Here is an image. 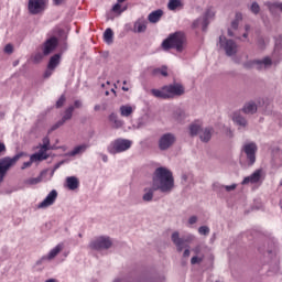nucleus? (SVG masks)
Returning a JSON list of instances; mask_svg holds the SVG:
<instances>
[{"instance_id": "obj_1", "label": "nucleus", "mask_w": 282, "mask_h": 282, "mask_svg": "<svg viewBox=\"0 0 282 282\" xmlns=\"http://www.w3.org/2000/svg\"><path fill=\"white\" fill-rule=\"evenodd\" d=\"M152 186L163 195L173 193V188H175V177H173V172L164 166L158 167L152 176Z\"/></svg>"}, {"instance_id": "obj_2", "label": "nucleus", "mask_w": 282, "mask_h": 282, "mask_svg": "<svg viewBox=\"0 0 282 282\" xmlns=\"http://www.w3.org/2000/svg\"><path fill=\"white\" fill-rule=\"evenodd\" d=\"M184 47H186V35L183 32L170 34V36L162 42V48L165 52H167V50L184 52Z\"/></svg>"}, {"instance_id": "obj_3", "label": "nucleus", "mask_w": 282, "mask_h": 282, "mask_svg": "<svg viewBox=\"0 0 282 282\" xmlns=\"http://www.w3.org/2000/svg\"><path fill=\"white\" fill-rule=\"evenodd\" d=\"M21 158H23L22 152L15 154L13 158L6 156L0 159V182H3L8 172L19 162V160H21Z\"/></svg>"}, {"instance_id": "obj_4", "label": "nucleus", "mask_w": 282, "mask_h": 282, "mask_svg": "<svg viewBox=\"0 0 282 282\" xmlns=\"http://www.w3.org/2000/svg\"><path fill=\"white\" fill-rule=\"evenodd\" d=\"M171 241L174 243L177 252H182L184 248H188V243H193L195 241L194 235H186L183 237H180V231H174L171 236Z\"/></svg>"}, {"instance_id": "obj_5", "label": "nucleus", "mask_w": 282, "mask_h": 282, "mask_svg": "<svg viewBox=\"0 0 282 282\" xmlns=\"http://www.w3.org/2000/svg\"><path fill=\"white\" fill-rule=\"evenodd\" d=\"M133 145V141L128 139H117L115 140L110 147H108L109 153L116 155V153H123V151H129Z\"/></svg>"}, {"instance_id": "obj_6", "label": "nucleus", "mask_w": 282, "mask_h": 282, "mask_svg": "<svg viewBox=\"0 0 282 282\" xmlns=\"http://www.w3.org/2000/svg\"><path fill=\"white\" fill-rule=\"evenodd\" d=\"M219 45L220 47H223L227 56H235L239 47L237 45V42H235L234 40H228L224 35L219 36Z\"/></svg>"}, {"instance_id": "obj_7", "label": "nucleus", "mask_w": 282, "mask_h": 282, "mask_svg": "<svg viewBox=\"0 0 282 282\" xmlns=\"http://www.w3.org/2000/svg\"><path fill=\"white\" fill-rule=\"evenodd\" d=\"M91 250H109L111 246H113V242L111 241V238L101 236L90 242Z\"/></svg>"}, {"instance_id": "obj_8", "label": "nucleus", "mask_w": 282, "mask_h": 282, "mask_svg": "<svg viewBox=\"0 0 282 282\" xmlns=\"http://www.w3.org/2000/svg\"><path fill=\"white\" fill-rule=\"evenodd\" d=\"M177 138L175 137V134L167 132L163 135H161L160 140H159V149L160 151H169V149H171V147H173V144H175Z\"/></svg>"}, {"instance_id": "obj_9", "label": "nucleus", "mask_w": 282, "mask_h": 282, "mask_svg": "<svg viewBox=\"0 0 282 282\" xmlns=\"http://www.w3.org/2000/svg\"><path fill=\"white\" fill-rule=\"evenodd\" d=\"M213 17H215V12H213V10L208 9L202 18H198L197 20H195L193 22V24H192L193 29L195 30L199 25H202L203 32H206V29L208 28V24L210 23V21H208V19H213Z\"/></svg>"}, {"instance_id": "obj_10", "label": "nucleus", "mask_w": 282, "mask_h": 282, "mask_svg": "<svg viewBox=\"0 0 282 282\" xmlns=\"http://www.w3.org/2000/svg\"><path fill=\"white\" fill-rule=\"evenodd\" d=\"M243 151L247 155L249 165L252 166V164L257 162V151H258L257 143L254 142L246 143L243 145Z\"/></svg>"}, {"instance_id": "obj_11", "label": "nucleus", "mask_w": 282, "mask_h": 282, "mask_svg": "<svg viewBox=\"0 0 282 282\" xmlns=\"http://www.w3.org/2000/svg\"><path fill=\"white\" fill-rule=\"evenodd\" d=\"M46 0H29L28 9L30 14H41L45 11Z\"/></svg>"}, {"instance_id": "obj_12", "label": "nucleus", "mask_w": 282, "mask_h": 282, "mask_svg": "<svg viewBox=\"0 0 282 282\" xmlns=\"http://www.w3.org/2000/svg\"><path fill=\"white\" fill-rule=\"evenodd\" d=\"M58 65H61V54H55L48 61L47 68L44 73V78H50Z\"/></svg>"}, {"instance_id": "obj_13", "label": "nucleus", "mask_w": 282, "mask_h": 282, "mask_svg": "<svg viewBox=\"0 0 282 282\" xmlns=\"http://www.w3.org/2000/svg\"><path fill=\"white\" fill-rule=\"evenodd\" d=\"M165 87H166L169 99L184 96L186 91L185 88L182 86V84H171Z\"/></svg>"}, {"instance_id": "obj_14", "label": "nucleus", "mask_w": 282, "mask_h": 282, "mask_svg": "<svg viewBox=\"0 0 282 282\" xmlns=\"http://www.w3.org/2000/svg\"><path fill=\"white\" fill-rule=\"evenodd\" d=\"M58 46V39L50 37L46 40L42 46V52L45 56H50L54 50Z\"/></svg>"}, {"instance_id": "obj_15", "label": "nucleus", "mask_w": 282, "mask_h": 282, "mask_svg": "<svg viewBox=\"0 0 282 282\" xmlns=\"http://www.w3.org/2000/svg\"><path fill=\"white\" fill-rule=\"evenodd\" d=\"M264 6L268 8L271 17H279V12L282 13V1H267Z\"/></svg>"}, {"instance_id": "obj_16", "label": "nucleus", "mask_w": 282, "mask_h": 282, "mask_svg": "<svg viewBox=\"0 0 282 282\" xmlns=\"http://www.w3.org/2000/svg\"><path fill=\"white\" fill-rule=\"evenodd\" d=\"M261 175H263V170H256L251 175L246 176L241 184L243 186H246V184H259V182H261Z\"/></svg>"}, {"instance_id": "obj_17", "label": "nucleus", "mask_w": 282, "mask_h": 282, "mask_svg": "<svg viewBox=\"0 0 282 282\" xmlns=\"http://www.w3.org/2000/svg\"><path fill=\"white\" fill-rule=\"evenodd\" d=\"M56 197H58V192L56 189L51 191L45 199L39 204L37 208H48V206H52L56 202Z\"/></svg>"}, {"instance_id": "obj_18", "label": "nucleus", "mask_w": 282, "mask_h": 282, "mask_svg": "<svg viewBox=\"0 0 282 282\" xmlns=\"http://www.w3.org/2000/svg\"><path fill=\"white\" fill-rule=\"evenodd\" d=\"M241 21H243V14L241 12H237L227 31L228 36H235V32H232V30H239V23H241Z\"/></svg>"}, {"instance_id": "obj_19", "label": "nucleus", "mask_w": 282, "mask_h": 282, "mask_svg": "<svg viewBox=\"0 0 282 282\" xmlns=\"http://www.w3.org/2000/svg\"><path fill=\"white\" fill-rule=\"evenodd\" d=\"M270 67H272V58L267 56L262 59H256V69H258V72L270 69Z\"/></svg>"}, {"instance_id": "obj_20", "label": "nucleus", "mask_w": 282, "mask_h": 282, "mask_svg": "<svg viewBox=\"0 0 282 282\" xmlns=\"http://www.w3.org/2000/svg\"><path fill=\"white\" fill-rule=\"evenodd\" d=\"M258 109L259 108L257 107V102L248 101L242 107V113H246L247 116H254V113H257Z\"/></svg>"}, {"instance_id": "obj_21", "label": "nucleus", "mask_w": 282, "mask_h": 282, "mask_svg": "<svg viewBox=\"0 0 282 282\" xmlns=\"http://www.w3.org/2000/svg\"><path fill=\"white\" fill-rule=\"evenodd\" d=\"M147 20H144V18H140L134 22L133 32H137L138 34L147 32Z\"/></svg>"}, {"instance_id": "obj_22", "label": "nucleus", "mask_w": 282, "mask_h": 282, "mask_svg": "<svg viewBox=\"0 0 282 282\" xmlns=\"http://www.w3.org/2000/svg\"><path fill=\"white\" fill-rule=\"evenodd\" d=\"M232 120L238 127H241L242 129H246L248 127V119L241 115V112H235Z\"/></svg>"}, {"instance_id": "obj_23", "label": "nucleus", "mask_w": 282, "mask_h": 282, "mask_svg": "<svg viewBox=\"0 0 282 282\" xmlns=\"http://www.w3.org/2000/svg\"><path fill=\"white\" fill-rule=\"evenodd\" d=\"M50 154H47V150L40 149L37 153L31 155V162H43V160H47Z\"/></svg>"}, {"instance_id": "obj_24", "label": "nucleus", "mask_w": 282, "mask_h": 282, "mask_svg": "<svg viewBox=\"0 0 282 282\" xmlns=\"http://www.w3.org/2000/svg\"><path fill=\"white\" fill-rule=\"evenodd\" d=\"M213 133H215V130L213 128H205L200 130V141L202 142H210V139L213 138Z\"/></svg>"}, {"instance_id": "obj_25", "label": "nucleus", "mask_w": 282, "mask_h": 282, "mask_svg": "<svg viewBox=\"0 0 282 282\" xmlns=\"http://www.w3.org/2000/svg\"><path fill=\"white\" fill-rule=\"evenodd\" d=\"M87 149H89V144L84 143L80 145H77L73 149V151L68 152L67 155L69 158H74L76 155H80V153H85L87 151Z\"/></svg>"}, {"instance_id": "obj_26", "label": "nucleus", "mask_w": 282, "mask_h": 282, "mask_svg": "<svg viewBox=\"0 0 282 282\" xmlns=\"http://www.w3.org/2000/svg\"><path fill=\"white\" fill-rule=\"evenodd\" d=\"M154 98H161L162 100H169V93L166 90V86H163L161 89H152L151 90Z\"/></svg>"}, {"instance_id": "obj_27", "label": "nucleus", "mask_w": 282, "mask_h": 282, "mask_svg": "<svg viewBox=\"0 0 282 282\" xmlns=\"http://www.w3.org/2000/svg\"><path fill=\"white\" fill-rule=\"evenodd\" d=\"M163 15L164 11H162V9H158L148 15V21L150 23H158Z\"/></svg>"}, {"instance_id": "obj_28", "label": "nucleus", "mask_w": 282, "mask_h": 282, "mask_svg": "<svg viewBox=\"0 0 282 282\" xmlns=\"http://www.w3.org/2000/svg\"><path fill=\"white\" fill-rule=\"evenodd\" d=\"M109 121L112 124V129H122V127L124 126V121L120 120V118H118V115L113 112L110 113Z\"/></svg>"}, {"instance_id": "obj_29", "label": "nucleus", "mask_w": 282, "mask_h": 282, "mask_svg": "<svg viewBox=\"0 0 282 282\" xmlns=\"http://www.w3.org/2000/svg\"><path fill=\"white\" fill-rule=\"evenodd\" d=\"M66 186L69 191H76L80 186V182L76 176H68L66 178Z\"/></svg>"}, {"instance_id": "obj_30", "label": "nucleus", "mask_w": 282, "mask_h": 282, "mask_svg": "<svg viewBox=\"0 0 282 282\" xmlns=\"http://www.w3.org/2000/svg\"><path fill=\"white\" fill-rule=\"evenodd\" d=\"M172 118L176 122H183V120H186V111H184V109L177 108L174 110Z\"/></svg>"}, {"instance_id": "obj_31", "label": "nucleus", "mask_w": 282, "mask_h": 282, "mask_svg": "<svg viewBox=\"0 0 282 282\" xmlns=\"http://www.w3.org/2000/svg\"><path fill=\"white\" fill-rule=\"evenodd\" d=\"M154 186L152 185L151 187H145L144 188V194H143V202H153V194L155 193Z\"/></svg>"}, {"instance_id": "obj_32", "label": "nucleus", "mask_w": 282, "mask_h": 282, "mask_svg": "<svg viewBox=\"0 0 282 282\" xmlns=\"http://www.w3.org/2000/svg\"><path fill=\"white\" fill-rule=\"evenodd\" d=\"M65 248V245L58 243L54 249H52L47 256L48 261H52V259H55L58 253Z\"/></svg>"}, {"instance_id": "obj_33", "label": "nucleus", "mask_w": 282, "mask_h": 282, "mask_svg": "<svg viewBox=\"0 0 282 282\" xmlns=\"http://www.w3.org/2000/svg\"><path fill=\"white\" fill-rule=\"evenodd\" d=\"M73 116H74V106H69L68 108L65 109L64 116L59 121H62L65 124L67 120H72Z\"/></svg>"}, {"instance_id": "obj_34", "label": "nucleus", "mask_w": 282, "mask_h": 282, "mask_svg": "<svg viewBox=\"0 0 282 282\" xmlns=\"http://www.w3.org/2000/svg\"><path fill=\"white\" fill-rule=\"evenodd\" d=\"M122 118H129L133 113V107L126 105L119 108Z\"/></svg>"}, {"instance_id": "obj_35", "label": "nucleus", "mask_w": 282, "mask_h": 282, "mask_svg": "<svg viewBox=\"0 0 282 282\" xmlns=\"http://www.w3.org/2000/svg\"><path fill=\"white\" fill-rule=\"evenodd\" d=\"M47 175V171H42L41 174L35 177V178H29L26 181V184H31V185H34V184H41V182H43V176Z\"/></svg>"}, {"instance_id": "obj_36", "label": "nucleus", "mask_w": 282, "mask_h": 282, "mask_svg": "<svg viewBox=\"0 0 282 282\" xmlns=\"http://www.w3.org/2000/svg\"><path fill=\"white\" fill-rule=\"evenodd\" d=\"M104 41L108 44L113 43V31L111 29H107L104 33Z\"/></svg>"}, {"instance_id": "obj_37", "label": "nucleus", "mask_w": 282, "mask_h": 282, "mask_svg": "<svg viewBox=\"0 0 282 282\" xmlns=\"http://www.w3.org/2000/svg\"><path fill=\"white\" fill-rule=\"evenodd\" d=\"M43 144L41 149L44 151H56V148H50V137H44L42 140Z\"/></svg>"}, {"instance_id": "obj_38", "label": "nucleus", "mask_w": 282, "mask_h": 282, "mask_svg": "<svg viewBox=\"0 0 282 282\" xmlns=\"http://www.w3.org/2000/svg\"><path fill=\"white\" fill-rule=\"evenodd\" d=\"M214 188H225V191H227V193H230L237 188V184L219 185L218 183H215Z\"/></svg>"}, {"instance_id": "obj_39", "label": "nucleus", "mask_w": 282, "mask_h": 282, "mask_svg": "<svg viewBox=\"0 0 282 282\" xmlns=\"http://www.w3.org/2000/svg\"><path fill=\"white\" fill-rule=\"evenodd\" d=\"M189 133L191 135H197L198 133H202V126L199 124H192L189 126Z\"/></svg>"}, {"instance_id": "obj_40", "label": "nucleus", "mask_w": 282, "mask_h": 282, "mask_svg": "<svg viewBox=\"0 0 282 282\" xmlns=\"http://www.w3.org/2000/svg\"><path fill=\"white\" fill-rule=\"evenodd\" d=\"M180 6H182L181 0H170L167 3L169 10H177V8H180Z\"/></svg>"}, {"instance_id": "obj_41", "label": "nucleus", "mask_w": 282, "mask_h": 282, "mask_svg": "<svg viewBox=\"0 0 282 282\" xmlns=\"http://www.w3.org/2000/svg\"><path fill=\"white\" fill-rule=\"evenodd\" d=\"M245 69H257V59H252L249 62L243 63Z\"/></svg>"}, {"instance_id": "obj_42", "label": "nucleus", "mask_w": 282, "mask_h": 282, "mask_svg": "<svg viewBox=\"0 0 282 282\" xmlns=\"http://www.w3.org/2000/svg\"><path fill=\"white\" fill-rule=\"evenodd\" d=\"M250 11L252 12V14H259V12H261V7L259 6L258 2H252Z\"/></svg>"}, {"instance_id": "obj_43", "label": "nucleus", "mask_w": 282, "mask_h": 282, "mask_svg": "<svg viewBox=\"0 0 282 282\" xmlns=\"http://www.w3.org/2000/svg\"><path fill=\"white\" fill-rule=\"evenodd\" d=\"M198 232L199 235H204L206 237L210 234V228H208V226H200L198 228Z\"/></svg>"}, {"instance_id": "obj_44", "label": "nucleus", "mask_w": 282, "mask_h": 282, "mask_svg": "<svg viewBox=\"0 0 282 282\" xmlns=\"http://www.w3.org/2000/svg\"><path fill=\"white\" fill-rule=\"evenodd\" d=\"M63 124H65V123H63V121H57L56 123H54L52 127H51V129L47 131V133L50 134V133H52L53 131H56V129H61V127H63Z\"/></svg>"}, {"instance_id": "obj_45", "label": "nucleus", "mask_w": 282, "mask_h": 282, "mask_svg": "<svg viewBox=\"0 0 282 282\" xmlns=\"http://www.w3.org/2000/svg\"><path fill=\"white\" fill-rule=\"evenodd\" d=\"M202 261H204V256H202V257L194 256V257L191 259V264H192V265H197V263H202Z\"/></svg>"}, {"instance_id": "obj_46", "label": "nucleus", "mask_w": 282, "mask_h": 282, "mask_svg": "<svg viewBox=\"0 0 282 282\" xmlns=\"http://www.w3.org/2000/svg\"><path fill=\"white\" fill-rule=\"evenodd\" d=\"M4 54H13L14 53V45L7 44L3 50Z\"/></svg>"}, {"instance_id": "obj_47", "label": "nucleus", "mask_w": 282, "mask_h": 282, "mask_svg": "<svg viewBox=\"0 0 282 282\" xmlns=\"http://www.w3.org/2000/svg\"><path fill=\"white\" fill-rule=\"evenodd\" d=\"M282 48V36L275 39V51L279 52Z\"/></svg>"}, {"instance_id": "obj_48", "label": "nucleus", "mask_w": 282, "mask_h": 282, "mask_svg": "<svg viewBox=\"0 0 282 282\" xmlns=\"http://www.w3.org/2000/svg\"><path fill=\"white\" fill-rule=\"evenodd\" d=\"M65 100H66L65 95H62L59 97V99L56 101V108L61 109V107H63V105H65Z\"/></svg>"}, {"instance_id": "obj_49", "label": "nucleus", "mask_w": 282, "mask_h": 282, "mask_svg": "<svg viewBox=\"0 0 282 282\" xmlns=\"http://www.w3.org/2000/svg\"><path fill=\"white\" fill-rule=\"evenodd\" d=\"M43 56H45L43 53H36V54L33 56V62H34V63H41V61H43Z\"/></svg>"}, {"instance_id": "obj_50", "label": "nucleus", "mask_w": 282, "mask_h": 282, "mask_svg": "<svg viewBox=\"0 0 282 282\" xmlns=\"http://www.w3.org/2000/svg\"><path fill=\"white\" fill-rule=\"evenodd\" d=\"M192 252H194V254H195L196 257H199V254H202V246H200V245H197L196 247H194V248L192 249Z\"/></svg>"}, {"instance_id": "obj_51", "label": "nucleus", "mask_w": 282, "mask_h": 282, "mask_svg": "<svg viewBox=\"0 0 282 282\" xmlns=\"http://www.w3.org/2000/svg\"><path fill=\"white\" fill-rule=\"evenodd\" d=\"M34 161H32V156L30 158V161L29 162H24L23 164H22V171H25V169H30V166H32V163H33Z\"/></svg>"}, {"instance_id": "obj_52", "label": "nucleus", "mask_w": 282, "mask_h": 282, "mask_svg": "<svg viewBox=\"0 0 282 282\" xmlns=\"http://www.w3.org/2000/svg\"><path fill=\"white\" fill-rule=\"evenodd\" d=\"M120 8H121L120 3L115 4L112 7V12H119V14H121L122 11H120Z\"/></svg>"}, {"instance_id": "obj_53", "label": "nucleus", "mask_w": 282, "mask_h": 282, "mask_svg": "<svg viewBox=\"0 0 282 282\" xmlns=\"http://www.w3.org/2000/svg\"><path fill=\"white\" fill-rule=\"evenodd\" d=\"M258 47H260V50H263V47H265V41L263 39L258 40Z\"/></svg>"}, {"instance_id": "obj_54", "label": "nucleus", "mask_w": 282, "mask_h": 282, "mask_svg": "<svg viewBox=\"0 0 282 282\" xmlns=\"http://www.w3.org/2000/svg\"><path fill=\"white\" fill-rule=\"evenodd\" d=\"M188 182V174H182L181 176V183L186 184Z\"/></svg>"}, {"instance_id": "obj_55", "label": "nucleus", "mask_w": 282, "mask_h": 282, "mask_svg": "<svg viewBox=\"0 0 282 282\" xmlns=\"http://www.w3.org/2000/svg\"><path fill=\"white\" fill-rule=\"evenodd\" d=\"M73 107H74V109H80V107H83V101H80V100H75Z\"/></svg>"}, {"instance_id": "obj_56", "label": "nucleus", "mask_w": 282, "mask_h": 282, "mask_svg": "<svg viewBox=\"0 0 282 282\" xmlns=\"http://www.w3.org/2000/svg\"><path fill=\"white\" fill-rule=\"evenodd\" d=\"M197 221V216H191L188 219L189 226H193Z\"/></svg>"}, {"instance_id": "obj_57", "label": "nucleus", "mask_w": 282, "mask_h": 282, "mask_svg": "<svg viewBox=\"0 0 282 282\" xmlns=\"http://www.w3.org/2000/svg\"><path fill=\"white\" fill-rule=\"evenodd\" d=\"M161 76H164V77L169 76V72H167L166 66H162V68H161Z\"/></svg>"}, {"instance_id": "obj_58", "label": "nucleus", "mask_w": 282, "mask_h": 282, "mask_svg": "<svg viewBox=\"0 0 282 282\" xmlns=\"http://www.w3.org/2000/svg\"><path fill=\"white\" fill-rule=\"evenodd\" d=\"M62 164H64V161L58 162V163L55 164V166H54V169L52 171V175H54V172L57 171V169H61Z\"/></svg>"}, {"instance_id": "obj_59", "label": "nucleus", "mask_w": 282, "mask_h": 282, "mask_svg": "<svg viewBox=\"0 0 282 282\" xmlns=\"http://www.w3.org/2000/svg\"><path fill=\"white\" fill-rule=\"evenodd\" d=\"M161 72H162V68H154L152 70V76H158L159 74H161Z\"/></svg>"}, {"instance_id": "obj_60", "label": "nucleus", "mask_w": 282, "mask_h": 282, "mask_svg": "<svg viewBox=\"0 0 282 282\" xmlns=\"http://www.w3.org/2000/svg\"><path fill=\"white\" fill-rule=\"evenodd\" d=\"M183 257H184V259H187V257H191V250L185 249L184 252H183Z\"/></svg>"}, {"instance_id": "obj_61", "label": "nucleus", "mask_w": 282, "mask_h": 282, "mask_svg": "<svg viewBox=\"0 0 282 282\" xmlns=\"http://www.w3.org/2000/svg\"><path fill=\"white\" fill-rule=\"evenodd\" d=\"M6 153V143L0 142V154Z\"/></svg>"}, {"instance_id": "obj_62", "label": "nucleus", "mask_w": 282, "mask_h": 282, "mask_svg": "<svg viewBox=\"0 0 282 282\" xmlns=\"http://www.w3.org/2000/svg\"><path fill=\"white\" fill-rule=\"evenodd\" d=\"M54 6H61L63 0H53Z\"/></svg>"}, {"instance_id": "obj_63", "label": "nucleus", "mask_w": 282, "mask_h": 282, "mask_svg": "<svg viewBox=\"0 0 282 282\" xmlns=\"http://www.w3.org/2000/svg\"><path fill=\"white\" fill-rule=\"evenodd\" d=\"M144 124H147L145 122L139 121L138 122V128L140 129L141 127H144Z\"/></svg>"}, {"instance_id": "obj_64", "label": "nucleus", "mask_w": 282, "mask_h": 282, "mask_svg": "<svg viewBox=\"0 0 282 282\" xmlns=\"http://www.w3.org/2000/svg\"><path fill=\"white\" fill-rule=\"evenodd\" d=\"M94 110H95V111H100V105H96V106L94 107Z\"/></svg>"}]
</instances>
